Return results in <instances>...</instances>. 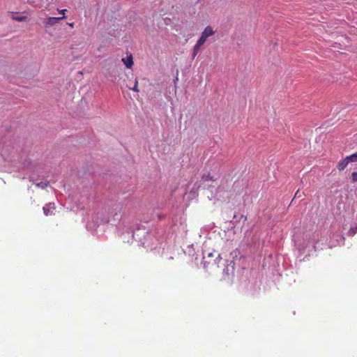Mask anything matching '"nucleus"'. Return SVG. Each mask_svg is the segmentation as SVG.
<instances>
[{"instance_id": "nucleus-7", "label": "nucleus", "mask_w": 357, "mask_h": 357, "mask_svg": "<svg viewBox=\"0 0 357 357\" xmlns=\"http://www.w3.org/2000/svg\"><path fill=\"white\" fill-rule=\"evenodd\" d=\"M17 13H12V19L17 22H24L27 20V17L25 15H17Z\"/></svg>"}, {"instance_id": "nucleus-2", "label": "nucleus", "mask_w": 357, "mask_h": 357, "mask_svg": "<svg viewBox=\"0 0 357 357\" xmlns=\"http://www.w3.org/2000/svg\"><path fill=\"white\" fill-rule=\"evenodd\" d=\"M221 260L222 258L220 254L209 253L207 257H204V266L207 270L213 268H219V263Z\"/></svg>"}, {"instance_id": "nucleus-5", "label": "nucleus", "mask_w": 357, "mask_h": 357, "mask_svg": "<svg viewBox=\"0 0 357 357\" xmlns=\"http://www.w3.org/2000/svg\"><path fill=\"white\" fill-rule=\"evenodd\" d=\"M349 162H350L347 156L345 158L341 160L337 164V169H339V171L344 170L348 165Z\"/></svg>"}, {"instance_id": "nucleus-1", "label": "nucleus", "mask_w": 357, "mask_h": 357, "mask_svg": "<svg viewBox=\"0 0 357 357\" xmlns=\"http://www.w3.org/2000/svg\"><path fill=\"white\" fill-rule=\"evenodd\" d=\"M213 33L214 31H213L211 26H207L206 28H205V29L203 31L201 35V37L197 42L196 45L194 46L192 51V59H194L197 56V54L199 52L201 47L205 43L207 38L211 36Z\"/></svg>"}, {"instance_id": "nucleus-9", "label": "nucleus", "mask_w": 357, "mask_h": 357, "mask_svg": "<svg viewBox=\"0 0 357 357\" xmlns=\"http://www.w3.org/2000/svg\"><path fill=\"white\" fill-rule=\"evenodd\" d=\"M129 88L132 91H134L135 92H139L137 79H135V84H134L133 87H129Z\"/></svg>"}, {"instance_id": "nucleus-3", "label": "nucleus", "mask_w": 357, "mask_h": 357, "mask_svg": "<svg viewBox=\"0 0 357 357\" xmlns=\"http://www.w3.org/2000/svg\"><path fill=\"white\" fill-rule=\"evenodd\" d=\"M43 209L45 215H52L54 214L56 207L54 203H49L45 205Z\"/></svg>"}, {"instance_id": "nucleus-12", "label": "nucleus", "mask_w": 357, "mask_h": 357, "mask_svg": "<svg viewBox=\"0 0 357 357\" xmlns=\"http://www.w3.org/2000/svg\"><path fill=\"white\" fill-rule=\"evenodd\" d=\"M66 11V9L63 10H59V13L63 14V16H65V12Z\"/></svg>"}, {"instance_id": "nucleus-4", "label": "nucleus", "mask_w": 357, "mask_h": 357, "mask_svg": "<svg viewBox=\"0 0 357 357\" xmlns=\"http://www.w3.org/2000/svg\"><path fill=\"white\" fill-rule=\"evenodd\" d=\"M65 18L66 16H62L60 17H50L46 20V24L47 26H54L56 24H57L60 20H63Z\"/></svg>"}, {"instance_id": "nucleus-6", "label": "nucleus", "mask_w": 357, "mask_h": 357, "mask_svg": "<svg viewBox=\"0 0 357 357\" xmlns=\"http://www.w3.org/2000/svg\"><path fill=\"white\" fill-rule=\"evenodd\" d=\"M122 61L123 62V63L125 64L126 68H132V66L133 65L132 56L131 54H130L126 59L123 58Z\"/></svg>"}, {"instance_id": "nucleus-10", "label": "nucleus", "mask_w": 357, "mask_h": 357, "mask_svg": "<svg viewBox=\"0 0 357 357\" xmlns=\"http://www.w3.org/2000/svg\"><path fill=\"white\" fill-rule=\"evenodd\" d=\"M356 233H357V227H352L348 231V235L349 236H354Z\"/></svg>"}, {"instance_id": "nucleus-11", "label": "nucleus", "mask_w": 357, "mask_h": 357, "mask_svg": "<svg viewBox=\"0 0 357 357\" xmlns=\"http://www.w3.org/2000/svg\"><path fill=\"white\" fill-rule=\"evenodd\" d=\"M351 180H352V182H354V183L357 182V172H352Z\"/></svg>"}, {"instance_id": "nucleus-8", "label": "nucleus", "mask_w": 357, "mask_h": 357, "mask_svg": "<svg viewBox=\"0 0 357 357\" xmlns=\"http://www.w3.org/2000/svg\"><path fill=\"white\" fill-rule=\"evenodd\" d=\"M349 162H356L357 161V153H354L347 156Z\"/></svg>"}, {"instance_id": "nucleus-13", "label": "nucleus", "mask_w": 357, "mask_h": 357, "mask_svg": "<svg viewBox=\"0 0 357 357\" xmlns=\"http://www.w3.org/2000/svg\"><path fill=\"white\" fill-rule=\"evenodd\" d=\"M68 24L70 27H72V28H73V27H74V23H73V22H72V23H68Z\"/></svg>"}, {"instance_id": "nucleus-14", "label": "nucleus", "mask_w": 357, "mask_h": 357, "mask_svg": "<svg viewBox=\"0 0 357 357\" xmlns=\"http://www.w3.org/2000/svg\"><path fill=\"white\" fill-rule=\"evenodd\" d=\"M296 196H298V190L296 192V194H295V196H294V197H296Z\"/></svg>"}]
</instances>
